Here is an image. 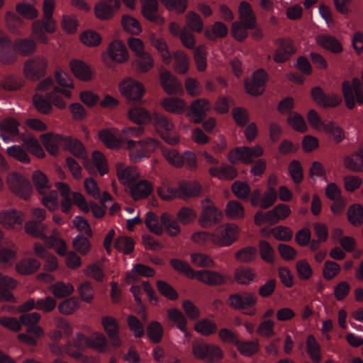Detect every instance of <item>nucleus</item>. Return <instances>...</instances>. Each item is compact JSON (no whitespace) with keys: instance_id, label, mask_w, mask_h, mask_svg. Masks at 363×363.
Here are the masks:
<instances>
[{"instance_id":"nucleus-1","label":"nucleus","mask_w":363,"mask_h":363,"mask_svg":"<svg viewBox=\"0 0 363 363\" xmlns=\"http://www.w3.org/2000/svg\"><path fill=\"white\" fill-rule=\"evenodd\" d=\"M172 267L186 277L194 279L197 278L200 281L211 286H219L226 283V278L221 274L211 270L194 271L190 265L184 261L179 259H172Z\"/></svg>"},{"instance_id":"nucleus-2","label":"nucleus","mask_w":363,"mask_h":363,"mask_svg":"<svg viewBox=\"0 0 363 363\" xmlns=\"http://www.w3.org/2000/svg\"><path fill=\"white\" fill-rule=\"evenodd\" d=\"M160 146V143L152 137L139 140H128L125 146L129 160L133 163H139L150 157Z\"/></svg>"},{"instance_id":"nucleus-3","label":"nucleus","mask_w":363,"mask_h":363,"mask_svg":"<svg viewBox=\"0 0 363 363\" xmlns=\"http://www.w3.org/2000/svg\"><path fill=\"white\" fill-rule=\"evenodd\" d=\"M239 228H215L212 233L206 232H198L192 235L194 242L200 245L208 241L223 245L228 246L234 242L238 235Z\"/></svg>"},{"instance_id":"nucleus-4","label":"nucleus","mask_w":363,"mask_h":363,"mask_svg":"<svg viewBox=\"0 0 363 363\" xmlns=\"http://www.w3.org/2000/svg\"><path fill=\"white\" fill-rule=\"evenodd\" d=\"M48 67V57L44 55H36L25 61L23 74L27 80L37 82L46 75Z\"/></svg>"},{"instance_id":"nucleus-5","label":"nucleus","mask_w":363,"mask_h":363,"mask_svg":"<svg viewBox=\"0 0 363 363\" xmlns=\"http://www.w3.org/2000/svg\"><path fill=\"white\" fill-rule=\"evenodd\" d=\"M46 228H25L27 234L40 238L43 245L49 248L55 249L60 255H65L67 253V245L59 237L57 228H53L52 235H48Z\"/></svg>"},{"instance_id":"nucleus-6","label":"nucleus","mask_w":363,"mask_h":363,"mask_svg":"<svg viewBox=\"0 0 363 363\" xmlns=\"http://www.w3.org/2000/svg\"><path fill=\"white\" fill-rule=\"evenodd\" d=\"M257 296L248 291L232 294L227 299V303L231 308L237 311L249 310L247 313L249 315L256 314V309L253 308L257 304Z\"/></svg>"},{"instance_id":"nucleus-7","label":"nucleus","mask_w":363,"mask_h":363,"mask_svg":"<svg viewBox=\"0 0 363 363\" xmlns=\"http://www.w3.org/2000/svg\"><path fill=\"white\" fill-rule=\"evenodd\" d=\"M201 211L199 218L200 225H214L223 219V213L217 208L211 199L206 198L201 201Z\"/></svg>"},{"instance_id":"nucleus-8","label":"nucleus","mask_w":363,"mask_h":363,"mask_svg":"<svg viewBox=\"0 0 363 363\" xmlns=\"http://www.w3.org/2000/svg\"><path fill=\"white\" fill-rule=\"evenodd\" d=\"M121 94L128 101L139 102L145 93V87L142 82L132 78H125L119 84Z\"/></svg>"},{"instance_id":"nucleus-9","label":"nucleus","mask_w":363,"mask_h":363,"mask_svg":"<svg viewBox=\"0 0 363 363\" xmlns=\"http://www.w3.org/2000/svg\"><path fill=\"white\" fill-rule=\"evenodd\" d=\"M6 184L11 192L16 196L28 199L32 194V186L28 179L21 174L13 172L6 177Z\"/></svg>"},{"instance_id":"nucleus-10","label":"nucleus","mask_w":363,"mask_h":363,"mask_svg":"<svg viewBox=\"0 0 363 363\" xmlns=\"http://www.w3.org/2000/svg\"><path fill=\"white\" fill-rule=\"evenodd\" d=\"M193 354L196 358L207 362H213L222 357V351L218 346L204 342L194 343Z\"/></svg>"},{"instance_id":"nucleus-11","label":"nucleus","mask_w":363,"mask_h":363,"mask_svg":"<svg viewBox=\"0 0 363 363\" xmlns=\"http://www.w3.org/2000/svg\"><path fill=\"white\" fill-rule=\"evenodd\" d=\"M211 109V104L208 99L200 98L193 101L189 107L186 116L194 123H199L206 117Z\"/></svg>"},{"instance_id":"nucleus-12","label":"nucleus","mask_w":363,"mask_h":363,"mask_svg":"<svg viewBox=\"0 0 363 363\" xmlns=\"http://www.w3.org/2000/svg\"><path fill=\"white\" fill-rule=\"evenodd\" d=\"M160 82L164 91L169 95L183 91L182 83L178 78L164 68L160 70Z\"/></svg>"},{"instance_id":"nucleus-13","label":"nucleus","mask_w":363,"mask_h":363,"mask_svg":"<svg viewBox=\"0 0 363 363\" xmlns=\"http://www.w3.org/2000/svg\"><path fill=\"white\" fill-rule=\"evenodd\" d=\"M116 167L118 179L125 186H131L140 177L135 167L126 166L123 162H118Z\"/></svg>"},{"instance_id":"nucleus-14","label":"nucleus","mask_w":363,"mask_h":363,"mask_svg":"<svg viewBox=\"0 0 363 363\" xmlns=\"http://www.w3.org/2000/svg\"><path fill=\"white\" fill-rule=\"evenodd\" d=\"M267 80V72L264 69H259L252 74L251 79L245 82V88L251 95H260L264 91Z\"/></svg>"},{"instance_id":"nucleus-15","label":"nucleus","mask_w":363,"mask_h":363,"mask_svg":"<svg viewBox=\"0 0 363 363\" xmlns=\"http://www.w3.org/2000/svg\"><path fill=\"white\" fill-rule=\"evenodd\" d=\"M62 198V199L61 201L60 206L62 211L64 213H69L71 211L73 204H75L80 210L84 213L89 212L88 203L84 196L82 193L74 191L72 193V198L71 196Z\"/></svg>"},{"instance_id":"nucleus-16","label":"nucleus","mask_w":363,"mask_h":363,"mask_svg":"<svg viewBox=\"0 0 363 363\" xmlns=\"http://www.w3.org/2000/svg\"><path fill=\"white\" fill-rule=\"evenodd\" d=\"M345 169L353 172H363V143L359 147L345 156L342 160Z\"/></svg>"},{"instance_id":"nucleus-17","label":"nucleus","mask_w":363,"mask_h":363,"mask_svg":"<svg viewBox=\"0 0 363 363\" xmlns=\"http://www.w3.org/2000/svg\"><path fill=\"white\" fill-rule=\"evenodd\" d=\"M107 54L111 60L116 63L125 62L129 58L126 46L120 40H115L108 44Z\"/></svg>"},{"instance_id":"nucleus-18","label":"nucleus","mask_w":363,"mask_h":363,"mask_svg":"<svg viewBox=\"0 0 363 363\" xmlns=\"http://www.w3.org/2000/svg\"><path fill=\"white\" fill-rule=\"evenodd\" d=\"M141 13L150 21L163 25L164 18L158 12L159 4L157 0H140Z\"/></svg>"},{"instance_id":"nucleus-19","label":"nucleus","mask_w":363,"mask_h":363,"mask_svg":"<svg viewBox=\"0 0 363 363\" xmlns=\"http://www.w3.org/2000/svg\"><path fill=\"white\" fill-rule=\"evenodd\" d=\"M127 117L131 122L139 125L151 123L152 118L149 111L140 105L131 106L127 111Z\"/></svg>"},{"instance_id":"nucleus-20","label":"nucleus","mask_w":363,"mask_h":363,"mask_svg":"<svg viewBox=\"0 0 363 363\" xmlns=\"http://www.w3.org/2000/svg\"><path fill=\"white\" fill-rule=\"evenodd\" d=\"M19 123L14 118H9L0 123V137L5 143L13 141V137L19 134Z\"/></svg>"},{"instance_id":"nucleus-21","label":"nucleus","mask_w":363,"mask_h":363,"mask_svg":"<svg viewBox=\"0 0 363 363\" xmlns=\"http://www.w3.org/2000/svg\"><path fill=\"white\" fill-rule=\"evenodd\" d=\"M101 323L113 345L119 347L121 341L119 337L120 325L117 320L111 316H104Z\"/></svg>"},{"instance_id":"nucleus-22","label":"nucleus","mask_w":363,"mask_h":363,"mask_svg":"<svg viewBox=\"0 0 363 363\" xmlns=\"http://www.w3.org/2000/svg\"><path fill=\"white\" fill-rule=\"evenodd\" d=\"M150 43L160 54L162 62L166 65H169L172 61V55L167 41L163 38L157 37L155 34L152 33L150 36Z\"/></svg>"},{"instance_id":"nucleus-23","label":"nucleus","mask_w":363,"mask_h":363,"mask_svg":"<svg viewBox=\"0 0 363 363\" xmlns=\"http://www.w3.org/2000/svg\"><path fill=\"white\" fill-rule=\"evenodd\" d=\"M47 97L50 101L52 106H54L62 110L67 107V103L66 99H70L72 98V93L69 90L54 87L53 91L47 94Z\"/></svg>"},{"instance_id":"nucleus-24","label":"nucleus","mask_w":363,"mask_h":363,"mask_svg":"<svg viewBox=\"0 0 363 363\" xmlns=\"http://www.w3.org/2000/svg\"><path fill=\"white\" fill-rule=\"evenodd\" d=\"M160 104L166 111L174 114L182 113L188 108L186 101L179 97H165L161 100Z\"/></svg>"},{"instance_id":"nucleus-25","label":"nucleus","mask_w":363,"mask_h":363,"mask_svg":"<svg viewBox=\"0 0 363 363\" xmlns=\"http://www.w3.org/2000/svg\"><path fill=\"white\" fill-rule=\"evenodd\" d=\"M41 141L46 150L52 155H56L59 152V147L65 144V138L60 135L48 133L40 136Z\"/></svg>"},{"instance_id":"nucleus-26","label":"nucleus","mask_w":363,"mask_h":363,"mask_svg":"<svg viewBox=\"0 0 363 363\" xmlns=\"http://www.w3.org/2000/svg\"><path fill=\"white\" fill-rule=\"evenodd\" d=\"M69 67L72 74L78 79L83 82H88L91 79L92 71L84 62L74 59L70 60Z\"/></svg>"},{"instance_id":"nucleus-27","label":"nucleus","mask_w":363,"mask_h":363,"mask_svg":"<svg viewBox=\"0 0 363 363\" xmlns=\"http://www.w3.org/2000/svg\"><path fill=\"white\" fill-rule=\"evenodd\" d=\"M17 55L11 49V40L7 36L0 38V62L11 65L16 62Z\"/></svg>"},{"instance_id":"nucleus-28","label":"nucleus","mask_w":363,"mask_h":363,"mask_svg":"<svg viewBox=\"0 0 363 363\" xmlns=\"http://www.w3.org/2000/svg\"><path fill=\"white\" fill-rule=\"evenodd\" d=\"M24 218L21 211L15 209L3 211L0 213V225L8 227L21 225Z\"/></svg>"},{"instance_id":"nucleus-29","label":"nucleus","mask_w":363,"mask_h":363,"mask_svg":"<svg viewBox=\"0 0 363 363\" xmlns=\"http://www.w3.org/2000/svg\"><path fill=\"white\" fill-rule=\"evenodd\" d=\"M129 188L131 196L135 201L147 197L153 189L152 184L146 179L135 182Z\"/></svg>"},{"instance_id":"nucleus-30","label":"nucleus","mask_w":363,"mask_h":363,"mask_svg":"<svg viewBox=\"0 0 363 363\" xmlns=\"http://www.w3.org/2000/svg\"><path fill=\"white\" fill-rule=\"evenodd\" d=\"M174 58V70L180 74H185L189 72L190 60L187 54L182 50H177L172 54Z\"/></svg>"},{"instance_id":"nucleus-31","label":"nucleus","mask_w":363,"mask_h":363,"mask_svg":"<svg viewBox=\"0 0 363 363\" xmlns=\"http://www.w3.org/2000/svg\"><path fill=\"white\" fill-rule=\"evenodd\" d=\"M16 286V280L0 273V301H13L14 296L11 291L14 289Z\"/></svg>"},{"instance_id":"nucleus-32","label":"nucleus","mask_w":363,"mask_h":363,"mask_svg":"<svg viewBox=\"0 0 363 363\" xmlns=\"http://www.w3.org/2000/svg\"><path fill=\"white\" fill-rule=\"evenodd\" d=\"M240 22L246 23L247 27H255L256 25V16L252 6L247 1H242L238 7Z\"/></svg>"},{"instance_id":"nucleus-33","label":"nucleus","mask_w":363,"mask_h":363,"mask_svg":"<svg viewBox=\"0 0 363 363\" xmlns=\"http://www.w3.org/2000/svg\"><path fill=\"white\" fill-rule=\"evenodd\" d=\"M279 43L280 45L274 54V60L277 62H283L295 53L296 48L289 39H283Z\"/></svg>"},{"instance_id":"nucleus-34","label":"nucleus","mask_w":363,"mask_h":363,"mask_svg":"<svg viewBox=\"0 0 363 363\" xmlns=\"http://www.w3.org/2000/svg\"><path fill=\"white\" fill-rule=\"evenodd\" d=\"M209 173L221 180H233L237 177L236 169L229 164H223L220 167H211Z\"/></svg>"},{"instance_id":"nucleus-35","label":"nucleus","mask_w":363,"mask_h":363,"mask_svg":"<svg viewBox=\"0 0 363 363\" xmlns=\"http://www.w3.org/2000/svg\"><path fill=\"white\" fill-rule=\"evenodd\" d=\"M201 191V185L196 181L182 184L179 186V199H187L198 196Z\"/></svg>"},{"instance_id":"nucleus-36","label":"nucleus","mask_w":363,"mask_h":363,"mask_svg":"<svg viewBox=\"0 0 363 363\" xmlns=\"http://www.w3.org/2000/svg\"><path fill=\"white\" fill-rule=\"evenodd\" d=\"M197 218V212L193 208L183 206L176 215L177 223L183 225H192Z\"/></svg>"},{"instance_id":"nucleus-37","label":"nucleus","mask_w":363,"mask_h":363,"mask_svg":"<svg viewBox=\"0 0 363 363\" xmlns=\"http://www.w3.org/2000/svg\"><path fill=\"white\" fill-rule=\"evenodd\" d=\"M316 43L332 52L338 53L342 50L341 43L331 35H318L316 37Z\"/></svg>"},{"instance_id":"nucleus-38","label":"nucleus","mask_w":363,"mask_h":363,"mask_svg":"<svg viewBox=\"0 0 363 363\" xmlns=\"http://www.w3.org/2000/svg\"><path fill=\"white\" fill-rule=\"evenodd\" d=\"M228 27L220 21H216L211 27L205 30V36L211 40L223 38L228 34Z\"/></svg>"},{"instance_id":"nucleus-39","label":"nucleus","mask_w":363,"mask_h":363,"mask_svg":"<svg viewBox=\"0 0 363 363\" xmlns=\"http://www.w3.org/2000/svg\"><path fill=\"white\" fill-rule=\"evenodd\" d=\"M225 213L226 216L232 220H240L245 216L243 206L235 200H231L227 203Z\"/></svg>"},{"instance_id":"nucleus-40","label":"nucleus","mask_w":363,"mask_h":363,"mask_svg":"<svg viewBox=\"0 0 363 363\" xmlns=\"http://www.w3.org/2000/svg\"><path fill=\"white\" fill-rule=\"evenodd\" d=\"M255 277V273L247 267H239L234 273L235 281L240 284L248 285L253 281Z\"/></svg>"},{"instance_id":"nucleus-41","label":"nucleus","mask_w":363,"mask_h":363,"mask_svg":"<svg viewBox=\"0 0 363 363\" xmlns=\"http://www.w3.org/2000/svg\"><path fill=\"white\" fill-rule=\"evenodd\" d=\"M121 25L125 31L132 35H139L143 30L140 22L130 15L122 16Z\"/></svg>"},{"instance_id":"nucleus-42","label":"nucleus","mask_w":363,"mask_h":363,"mask_svg":"<svg viewBox=\"0 0 363 363\" xmlns=\"http://www.w3.org/2000/svg\"><path fill=\"white\" fill-rule=\"evenodd\" d=\"M116 10L114 4L111 6L107 2L100 1L94 7V13L97 18L106 21L111 18Z\"/></svg>"},{"instance_id":"nucleus-43","label":"nucleus","mask_w":363,"mask_h":363,"mask_svg":"<svg viewBox=\"0 0 363 363\" xmlns=\"http://www.w3.org/2000/svg\"><path fill=\"white\" fill-rule=\"evenodd\" d=\"M65 145L69 151L75 157L87 159V155L83 144L77 139L66 137L65 139Z\"/></svg>"},{"instance_id":"nucleus-44","label":"nucleus","mask_w":363,"mask_h":363,"mask_svg":"<svg viewBox=\"0 0 363 363\" xmlns=\"http://www.w3.org/2000/svg\"><path fill=\"white\" fill-rule=\"evenodd\" d=\"M145 133V128L142 126H125L120 131L121 140L124 142L125 146L128 145V140H133L132 138H140Z\"/></svg>"},{"instance_id":"nucleus-45","label":"nucleus","mask_w":363,"mask_h":363,"mask_svg":"<svg viewBox=\"0 0 363 363\" xmlns=\"http://www.w3.org/2000/svg\"><path fill=\"white\" fill-rule=\"evenodd\" d=\"M291 211L289 206L284 203H281L268 211V218L271 220L273 225H274L279 220L287 218L291 214Z\"/></svg>"},{"instance_id":"nucleus-46","label":"nucleus","mask_w":363,"mask_h":363,"mask_svg":"<svg viewBox=\"0 0 363 363\" xmlns=\"http://www.w3.org/2000/svg\"><path fill=\"white\" fill-rule=\"evenodd\" d=\"M164 334L162 325L156 320L151 321L147 327V335L149 340L155 344L161 342Z\"/></svg>"},{"instance_id":"nucleus-47","label":"nucleus","mask_w":363,"mask_h":363,"mask_svg":"<svg viewBox=\"0 0 363 363\" xmlns=\"http://www.w3.org/2000/svg\"><path fill=\"white\" fill-rule=\"evenodd\" d=\"M306 350L314 363L321 361L320 346L313 335H309L306 340Z\"/></svg>"},{"instance_id":"nucleus-48","label":"nucleus","mask_w":363,"mask_h":363,"mask_svg":"<svg viewBox=\"0 0 363 363\" xmlns=\"http://www.w3.org/2000/svg\"><path fill=\"white\" fill-rule=\"evenodd\" d=\"M34 5V0L18 3L16 5V11L26 18L30 20L35 18L38 16V12Z\"/></svg>"},{"instance_id":"nucleus-49","label":"nucleus","mask_w":363,"mask_h":363,"mask_svg":"<svg viewBox=\"0 0 363 363\" xmlns=\"http://www.w3.org/2000/svg\"><path fill=\"white\" fill-rule=\"evenodd\" d=\"M207 48L204 45H201L194 48V60L196 69L199 72H203L207 67Z\"/></svg>"},{"instance_id":"nucleus-50","label":"nucleus","mask_w":363,"mask_h":363,"mask_svg":"<svg viewBox=\"0 0 363 363\" xmlns=\"http://www.w3.org/2000/svg\"><path fill=\"white\" fill-rule=\"evenodd\" d=\"M32 177L34 186L40 194H45L51 188V184L48 181V177L42 172H34Z\"/></svg>"},{"instance_id":"nucleus-51","label":"nucleus","mask_w":363,"mask_h":363,"mask_svg":"<svg viewBox=\"0 0 363 363\" xmlns=\"http://www.w3.org/2000/svg\"><path fill=\"white\" fill-rule=\"evenodd\" d=\"M135 66L142 72H147L155 66V60L149 52H143L137 55Z\"/></svg>"},{"instance_id":"nucleus-52","label":"nucleus","mask_w":363,"mask_h":363,"mask_svg":"<svg viewBox=\"0 0 363 363\" xmlns=\"http://www.w3.org/2000/svg\"><path fill=\"white\" fill-rule=\"evenodd\" d=\"M33 104L36 110L42 114H48L52 111L50 101L40 93H35L33 95Z\"/></svg>"},{"instance_id":"nucleus-53","label":"nucleus","mask_w":363,"mask_h":363,"mask_svg":"<svg viewBox=\"0 0 363 363\" xmlns=\"http://www.w3.org/2000/svg\"><path fill=\"white\" fill-rule=\"evenodd\" d=\"M186 26L189 30L201 33L203 30V22L201 16L194 11H189L185 18Z\"/></svg>"},{"instance_id":"nucleus-54","label":"nucleus","mask_w":363,"mask_h":363,"mask_svg":"<svg viewBox=\"0 0 363 363\" xmlns=\"http://www.w3.org/2000/svg\"><path fill=\"white\" fill-rule=\"evenodd\" d=\"M16 50L23 56L30 55L36 50L34 40L28 39H18L15 41Z\"/></svg>"},{"instance_id":"nucleus-55","label":"nucleus","mask_w":363,"mask_h":363,"mask_svg":"<svg viewBox=\"0 0 363 363\" xmlns=\"http://www.w3.org/2000/svg\"><path fill=\"white\" fill-rule=\"evenodd\" d=\"M40 266V262L35 259H25L17 263L16 270L22 274H30L37 271Z\"/></svg>"},{"instance_id":"nucleus-56","label":"nucleus","mask_w":363,"mask_h":363,"mask_svg":"<svg viewBox=\"0 0 363 363\" xmlns=\"http://www.w3.org/2000/svg\"><path fill=\"white\" fill-rule=\"evenodd\" d=\"M79 38L81 42L87 47H96L101 43V35L95 30H86L82 32Z\"/></svg>"},{"instance_id":"nucleus-57","label":"nucleus","mask_w":363,"mask_h":363,"mask_svg":"<svg viewBox=\"0 0 363 363\" xmlns=\"http://www.w3.org/2000/svg\"><path fill=\"white\" fill-rule=\"evenodd\" d=\"M347 215L351 224L361 225L363 223V206L359 203L351 205L347 209Z\"/></svg>"},{"instance_id":"nucleus-58","label":"nucleus","mask_w":363,"mask_h":363,"mask_svg":"<svg viewBox=\"0 0 363 363\" xmlns=\"http://www.w3.org/2000/svg\"><path fill=\"white\" fill-rule=\"evenodd\" d=\"M152 119L153 120L154 125L158 130L160 129L166 132H170L174 128L173 122L163 114L154 113Z\"/></svg>"},{"instance_id":"nucleus-59","label":"nucleus","mask_w":363,"mask_h":363,"mask_svg":"<svg viewBox=\"0 0 363 363\" xmlns=\"http://www.w3.org/2000/svg\"><path fill=\"white\" fill-rule=\"evenodd\" d=\"M6 23L9 30L15 35H21L20 28L23 25V21L13 12H8L5 16Z\"/></svg>"},{"instance_id":"nucleus-60","label":"nucleus","mask_w":363,"mask_h":363,"mask_svg":"<svg viewBox=\"0 0 363 363\" xmlns=\"http://www.w3.org/2000/svg\"><path fill=\"white\" fill-rule=\"evenodd\" d=\"M52 294L57 298H61L71 295L74 288L72 284L69 283H65L63 281H57L52 285Z\"/></svg>"},{"instance_id":"nucleus-61","label":"nucleus","mask_w":363,"mask_h":363,"mask_svg":"<svg viewBox=\"0 0 363 363\" xmlns=\"http://www.w3.org/2000/svg\"><path fill=\"white\" fill-rule=\"evenodd\" d=\"M42 196L41 202L50 211H55L59 207L57 192L52 190L51 188L45 194H40Z\"/></svg>"},{"instance_id":"nucleus-62","label":"nucleus","mask_w":363,"mask_h":363,"mask_svg":"<svg viewBox=\"0 0 363 363\" xmlns=\"http://www.w3.org/2000/svg\"><path fill=\"white\" fill-rule=\"evenodd\" d=\"M287 123L294 130L304 133L307 130V125L303 116L296 112L290 113L287 118Z\"/></svg>"},{"instance_id":"nucleus-63","label":"nucleus","mask_w":363,"mask_h":363,"mask_svg":"<svg viewBox=\"0 0 363 363\" xmlns=\"http://www.w3.org/2000/svg\"><path fill=\"white\" fill-rule=\"evenodd\" d=\"M257 256V250L255 247H245L238 250L235 254L237 260L242 262H251L256 259Z\"/></svg>"},{"instance_id":"nucleus-64","label":"nucleus","mask_w":363,"mask_h":363,"mask_svg":"<svg viewBox=\"0 0 363 363\" xmlns=\"http://www.w3.org/2000/svg\"><path fill=\"white\" fill-rule=\"evenodd\" d=\"M162 153L172 166L176 168H180L184 166L183 157L176 150L163 149Z\"/></svg>"}]
</instances>
